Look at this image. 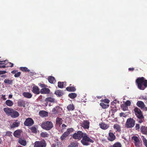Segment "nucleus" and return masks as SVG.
Instances as JSON below:
<instances>
[{
    "label": "nucleus",
    "instance_id": "f257e3e1",
    "mask_svg": "<svg viewBox=\"0 0 147 147\" xmlns=\"http://www.w3.org/2000/svg\"><path fill=\"white\" fill-rule=\"evenodd\" d=\"M136 82L138 88L140 90H143L147 86V80L143 77L138 78Z\"/></svg>",
    "mask_w": 147,
    "mask_h": 147
},
{
    "label": "nucleus",
    "instance_id": "f03ea898",
    "mask_svg": "<svg viewBox=\"0 0 147 147\" xmlns=\"http://www.w3.org/2000/svg\"><path fill=\"white\" fill-rule=\"evenodd\" d=\"M81 142L84 145L87 146L89 145V142L92 143L93 141L86 134H84Z\"/></svg>",
    "mask_w": 147,
    "mask_h": 147
},
{
    "label": "nucleus",
    "instance_id": "7ed1b4c3",
    "mask_svg": "<svg viewBox=\"0 0 147 147\" xmlns=\"http://www.w3.org/2000/svg\"><path fill=\"white\" fill-rule=\"evenodd\" d=\"M41 126L44 129L49 130L51 129L53 126L51 122L47 121L43 123Z\"/></svg>",
    "mask_w": 147,
    "mask_h": 147
},
{
    "label": "nucleus",
    "instance_id": "20e7f679",
    "mask_svg": "<svg viewBox=\"0 0 147 147\" xmlns=\"http://www.w3.org/2000/svg\"><path fill=\"white\" fill-rule=\"evenodd\" d=\"M135 121L132 118H129L127 119L125 125L127 127H133L135 125Z\"/></svg>",
    "mask_w": 147,
    "mask_h": 147
},
{
    "label": "nucleus",
    "instance_id": "39448f33",
    "mask_svg": "<svg viewBox=\"0 0 147 147\" xmlns=\"http://www.w3.org/2000/svg\"><path fill=\"white\" fill-rule=\"evenodd\" d=\"M46 143L44 140L36 141L34 143V147H45Z\"/></svg>",
    "mask_w": 147,
    "mask_h": 147
},
{
    "label": "nucleus",
    "instance_id": "423d86ee",
    "mask_svg": "<svg viewBox=\"0 0 147 147\" xmlns=\"http://www.w3.org/2000/svg\"><path fill=\"white\" fill-rule=\"evenodd\" d=\"M84 134L81 131H78L77 133L74 134L73 135V137L75 139L80 140L83 137Z\"/></svg>",
    "mask_w": 147,
    "mask_h": 147
},
{
    "label": "nucleus",
    "instance_id": "0eeeda50",
    "mask_svg": "<svg viewBox=\"0 0 147 147\" xmlns=\"http://www.w3.org/2000/svg\"><path fill=\"white\" fill-rule=\"evenodd\" d=\"M134 111L137 117L140 119L143 118V116L142 115L141 111L140 109L138 108H135Z\"/></svg>",
    "mask_w": 147,
    "mask_h": 147
},
{
    "label": "nucleus",
    "instance_id": "6e6552de",
    "mask_svg": "<svg viewBox=\"0 0 147 147\" xmlns=\"http://www.w3.org/2000/svg\"><path fill=\"white\" fill-rule=\"evenodd\" d=\"M34 122L33 119L31 118L27 119L24 122V124L26 126H31L34 124Z\"/></svg>",
    "mask_w": 147,
    "mask_h": 147
},
{
    "label": "nucleus",
    "instance_id": "1a4fd4ad",
    "mask_svg": "<svg viewBox=\"0 0 147 147\" xmlns=\"http://www.w3.org/2000/svg\"><path fill=\"white\" fill-rule=\"evenodd\" d=\"M13 110L12 109L8 107L5 108L3 109L4 111L8 116L10 115Z\"/></svg>",
    "mask_w": 147,
    "mask_h": 147
},
{
    "label": "nucleus",
    "instance_id": "9d476101",
    "mask_svg": "<svg viewBox=\"0 0 147 147\" xmlns=\"http://www.w3.org/2000/svg\"><path fill=\"white\" fill-rule=\"evenodd\" d=\"M19 115V114L18 112L13 109L12 113H11L10 116L12 118H15L18 117Z\"/></svg>",
    "mask_w": 147,
    "mask_h": 147
},
{
    "label": "nucleus",
    "instance_id": "9b49d317",
    "mask_svg": "<svg viewBox=\"0 0 147 147\" xmlns=\"http://www.w3.org/2000/svg\"><path fill=\"white\" fill-rule=\"evenodd\" d=\"M136 105L138 106L139 107H140L141 109H147L145 107V106L144 103L142 101H138L137 102Z\"/></svg>",
    "mask_w": 147,
    "mask_h": 147
},
{
    "label": "nucleus",
    "instance_id": "f8f14e48",
    "mask_svg": "<svg viewBox=\"0 0 147 147\" xmlns=\"http://www.w3.org/2000/svg\"><path fill=\"white\" fill-rule=\"evenodd\" d=\"M61 110V109L59 107H56L53 109L52 110V113L54 114H57L59 113Z\"/></svg>",
    "mask_w": 147,
    "mask_h": 147
},
{
    "label": "nucleus",
    "instance_id": "ddd939ff",
    "mask_svg": "<svg viewBox=\"0 0 147 147\" xmlns=\"http://www.w3.org/2000/svg\"><path fill=\"white\" fill-rule=\"evenodd\" d=\"M89 122L87 121H84L82 124V126L85 128L88 129L89 127Z\"/></svg>",
    "mask_w": 147,
    "mask_h": 147
},
{
    "label": "nucleus",
    "instance_id": "4468645a",
    "mask_svg": "<svg viewBox=\"0 0 147 147\" xmlns=\"http://www.w3.org/2000/svg\"><path fill=\"white\" fill-rule=\"evenodd\" d=\"M45 101L47 102V103L46 104V106H47L49 102L55 103L56 102L55 99L51 97H48L46 98Z\"/></svg>",
    "mask_w": 147,
    "mask_h": 147
},
{
    "label": "nucleus",
    "instance_id": "2eb2a0df",
    "mask_svg": "<svg viewBox=\"0 0 147 147\" xmlns=\"http://www.w3.org/2000/svg\"><path fill=\"white\" fill-rule=\"evenodd\" d=\"M115 136L113 133L110 132L109 133V136L108 138L109 140L111 141H112L115 139Z\"/></svg>",
    "mask_w": 147,
    "mask_h": 147
},
{
    "label": "nucleus",
    "instance_id": "dca6fc26",
    "mask_svg": "<svg viewBox=\"0 0 147 147\" xmlns=\"http://www.w3.org/2000/svg\"><path fill=\"white\" fill-rule=\"evenodd\" d=\"M22 131L20 129L16 131L13 133L14 136L16 137L19 138L20 136Z\"/></svg>",
    "mask_w": 147,
    "mask_h": 147
},
{
    "label": "nucleus",
    "instance_id": "f3484780",
    "mask_svg": "<svg viewBox=\"0 0 147 147\" xmlns=\"http://www.w3.org/2000/svg\"><path fill=\"white\" fill-rule=\"evenodd\" d=\"M32 91L34 93L37 94H38L40 93L39 89L38 87L36 86H34L33 87Z\"/></svg>",
    "mask_w": 147,
    "mask_h": 147
},
{
    "label": "nucleus",
    "instance_id": "a211bd4d",
    "mask_svg": "<svg viewBox=\"0 0 147 147\" xmlns=\"http://www.w3.org/2000/svg\"><path fill=\"white\" fill-rule=\"evenodd\" d=\"M40 92L41 94H47L49 93L50 90L48 88H44L41 90Z\"/></svg>",
    "mask_w": 147,
    "mask_h": 147
},
{
    "label": "nucleus",
    "instance_id": "6ab92c4d",
    "mask_svg": "<svg viewBox=\"0 0 147 147\" xmlns=\"http://www.w3.org/2000/svg\"><path fill=\"white\" fill-rule=\"evenodd\" d=\"M20 125V122L17 120L13 122V124L11 125V128H15L18 127Z\"/></svg>",
    "mask_w": 147,
    "mask_h": 147
},
{
    "label": "nucleus",
    "instance_id": "aec40b11",
    "mask_svg": "<svg viewBox=\"0 0 147 147\" xmlns=\"http://www.w3.org/2000/svg\"><path fill=\"white\" fill-rule=\"evenodd\" d=\"M19 143L21 145L23 146H25L26 144V141L20 138L18 140Z\"/></svg>",
    "mask_w": 147,
    "mask_h": 147
},
{
    "label": "nucleus",
    "instance_id": "412c9836",
    "mask_svg": "<svg viewBox=\"0 0 147 147\" xmlns=\"http://www.w3.org/2000/svg\"><path fill=\"white\" fill-rule=\"evenodd\" d=\"M99 125L100 127L103 129H107L109 127V126L108 125L105 124L103 123L99 124Z\"/></svg>",
    "mask_w": 147,
    "mask_h": 147
},
{
    "label": "nucleus",
    "instance_id": "4be33fe9",
    "mask_svg": "<svg viewBox=\"0 0 147 147\" xmlns=\"http://www.w3.org/2000/svg\"><path fill=\"white\" fill-rule=\"evenodd\" d=\"M40 115L42 117H46L47 116L48 113L44 111H41L39 112Z\"/></svg>",
    "mask_w": 147,
    "mask_h": 147
},
{
    "label": "nucleus",
    "instance_id": "5701e85b",
    "mask_svg": "<svg viewBox=\"0 0 147 147\" xmlns=\"http://www.w3.org/2000/svg\"><path fill=\"white\" fill-rule=\"evenodd\" d=\"M23 95L24 96L28 98H30L32 97V95L31 93L28 92H24Z\"/></svg>",
    "mask_w": 147,
    "mask_h": 147
},
{
    "label": "nucleus",
    "instance_id": "b1692460",
    "mask_svg": "<svg viewBox=\"0 0 147 147\" xmlns=\"http://www.w3.org/2000/svg\"><path fill=\"white\" fill-rule=\"evenodd\" d=\"M5 104L8 106L11 107L13 105V102L12 101L8 100L5 101Z\"/></svg>",
    "mask_w": 147,
    "mask_h": 147
},
{
    "label": "nucleus",
    "instance_id": "393cba45",
    "mask_svg": "<svg viewBox=\"0 0 147 147\" xmlns=\"http://www.w3.org/2000/svg\"><path fill=\"white\" fill-rule=\"evenodd\" d=\"M113 128L116 131H119L121 130L120 127L117 124H115L113 126Z\"/></svg>",
    "mask_w": 147,
    "mask_h": 147
},
{
    "label": "nucleus",
    "instance_id": "a878e982",
    "mask_svg": "<svg viewBox=\"0 0 147 147\" xmlns=\"http://www.w3.org/2000/svg\"><path fill=\"white\" fill-rule=\"evenodd\" d=\"M48 80L49 82L51 83H53L55 82L54 78L53 76L49 77L48 78Z\"/></svg>",
    "mask_w": 147,
    "mask_h": 147
},
{
    "label": "nucleus",
    "instance_id": "bb28decb",
    "mask_svg": "<svg viewBox=\"0 0 147 147\" xmlns=\"http://www.w3.org/2000/svg\"><path fill=\"white\" fill-rule=\"evenodd\" d=\"M49 136V134L46 132H42L40 133V136L43 138H48Z\"/></svg>",
    "mask_w": 147,
    "mask_h": 147
},
{
    "label": "nucleus",
    "instance_id": "cd10ccee",
    "mask_svg": "<svg viewBox=\"0 0 147 147\" xmlns=\"http://www.w3.org/2000/svg\"><path fill=\"white\" fill-rule=\"evenodd\" d=\"M68 136L66 132H65L61 136L60 139L61 140H63L65 139V138Z\"/></svg>",
    "mask_w": 147,
    "mask_h": 147
},
{
    "label": "nucleus",
    "instance_id": "c85d7f7f",
    "mask_svg": "<svg viewBox=\"0 0 147 147\" xmlns=\"http://www.w3.org/2000/svg\"><path fill=\"white\" fill-rule=\"evenodd\" d=\"M55 94L59 96H61L63 94V93L61 90H57L55 91Z\"/></svg>",
    "mask_w": 147,
    "mask_h": 147
},
{
    "label": "nucleus",
    "instance_id": "c756f323",
    "mask_svg": "<svg viewBox=\"0 0 147 147\" xmlns=\"http://www.w3.org/2000/svg\"><path fill=\"white\" fill-rule=\"evenodd\" d=\"M66 90L68 91H74L76 90V88L74 87H68L66 88Z\"/></svg>",
    "mask_w": 147,
    "mask_h": 147
},
{
    "label": "nucleus",
    "instance_id": "7c9ffc66",
    "mask_svg": "<svg viewBox=\"0 0 147 147\" xmlns=\"http://www.w3.org/2000/svg\"><path fill=\"white\" fill-rule=\"evenodd\" d=\"M4 82L5 84H11L13 83V80L9 79H5L4 80Z\"/></svg>",
    "mask_w": 147,
    "mask_h": 147
},
{
    "label": "nucleus",
    "instance_id": "2f4dec72",
    "mask_svg": "<svg viewBox=\"0 0 147 147\" xmlns=\"http://www.w3.org/2000/svg\"><path fill=\"white\" fill-rule=\"evenodd\" d=\"M67 108L69 111H72L74 109V107L72 104H70L67 106Z\"/></svg>",
    "mask_w": 147,
    "mask_h": 147
},
{
    "label": "nucleus",
    "instance_id": "473e14b6",
    "mask_svg": "<svg viewBox=\"0 0 147 147\" xmlns=\"http://www.w3.org/2000/svg\"><path fill=\"white\" fill-rule=\"evenodd\" d=\"M77 94L75 93H71L69 94L68 96L71 98H74L77 96Z\"/></svg>",
    "mask_w": 147,
    "mask_h": 147
},
{
    "label": "nucleus",
    "instance_id": "72a5a7b5",
    "mask_svg": "<svg viewBox=\"0 0 147 147\" xmlns=\"http://www.w3.org/2000/svg\"><path fill=\"white\" fill-rule=\"evenodd\" d=\"M122 145L121 143L119 142H117L115 143L113 145V147H121Z\"/></svg>",
    "mask_w": 147,
    "mask_h": 147
},
{
    "label": "nucleus",
    "instance_id": "f704fd0d",
    "mask_svg": "<svg viewBox=\"0 0 147 147\" xmlns=\"http://www.w3.org/2000/svg\"><path fill=\"white\" fill-rule=\"evenodd\" d=\"M121 107L122 110L124 111H125L128 109V107L124 104H123L121 105Z\"/></svg>",
    "mask_w": 147,
    "mask_h": 147
},
{
    "label": "nucleus",
    "instance_id": "c9c22d12",
    "mask_svg": "<svg viewBox=\"0 0 147 147\" xmlns=\"http://www.w3.org/2000/svg\"><path fill=\"white\" fill-rule=\"evenodd\" d=\"M18 105L19 106H23L24 107H25L24 105L23 101L22 100L18 101Z\"/></svg>",
    "mask_w": 147,
    "mask_h": 147
},
{
    "label": "nucleus",
    "instance_id": "e433bc0d",
    "mask_svg": "<svg viewBox=\"0 0 147 147\" xmlns=\"http://www.w3.org/2000/svg\"><path fill=\"white\" fill-rule=\"evenodd\" d=\"M73 129L72 128H70L67 129V131L65 132L67 133L68 135H69V134L73 131Z\"/></svg>",
    "mask_w": 147,
    "mask_h": 147
},
{
    "label": "nucleus",
    "instance_id": "4c0bfd02",
    "mask_svg": "<svg viewBox=\"0 0 147 147\" xmlns=\"http://www.w3.org/2000/svg\"><path fill=\"white\" fill-rule=\"evenodd\" d=\"M62 119L59 118H57L56 119V122L59 125L62 124Z\"/></svg>",
    "mask_w": 147,
    "mask_h": 147
},
{
    "label": "nucleus",
    "instance_id": "58836bf2",
    "mask_svg": "<svg viewBox=\"0 0 147 147\" xmlns=\"http://www.w3.org/2000/svg\"><path fill=\"white\" fill-rule=\"evenodd\" d=\"M100 105L102 108L103 109L107 108H108L109 106V105L105 104L103 103H100Z\"/></svg>",
    "mask_w": 147,
    "mask_h": 147
},
{
    "label": "nucleus",
    "instance_id": "ea45409f",
    "mask_svg": "<svg viewBox=\"0 0 147 147\" xmlns=\"http://www.w3.org/2000/svg\"><path fill=\"white\" fill-rule=\"evenodd\" d=\"M123 104L128 107V106H130L131 105V102L129 100H127L126 102L123 101Z\"/></svg>",
    "mask_w": 147,
    "mask_h": 147
},
{
    "label": "nucleus",
    "instance_id": "a19ab883",
    "mask_svg": "<svg viewBox=\"0 0 147 147\" xmlns=\"http://www.w3.org/2000/svg\"><path fill=\"white\" fill-rule=\"evenodd\" d=\"M63 82H59L58 83V87L60 88H63Z\"/></svg>",
    "mask_w": 147,
    "mask_h": 147
},
{
    "label": "nucleus",
    "instance_id": "79ce46f5",
    "mask_svg": "<svg viewBox=\"0 0 147 147\" xmlns=\"http://www.w3.org/2000/svg\"><path fill=\"white\" fill-rule=\"evenodd\" d=\"M30 129L32 132L34 133H36V132L37 130L35 127H32L30 128Z\"/></svg>",
    "mask_w": 147,
    "mask_h": 147
},
{
    "label": "nucleus",
    "instance_id": "37998d69",
    "mask_svg": "<svg viewBox=\"0 0 147 147\" xmlns=\"http://www.w3.org/2000/svg\"><path fill=\"white\" fill-rule=\"evenodd\" d=\"M6 61H0V68H5V65H1V64H4L5 62Z\"/></svg>",
    "mask_w": 147,
    "mask_h": 147
},
{
    "label": "nucleus",
    "instance_id": "c03bdc74",
    "mask_svg": "<svg viewBox=\"0 0 147 147\" xmlns=\"http://www.w3.org/2000/svg\"><path fill=\"white\" fill-rule=\"evenodd\" d=\"M132 139L133 140H134L135 142H138L139 141V140L137 137L136 136H133L132 138Z\"/></svg>",
    "mask_w": 147,
    "mask_h": 147
},
{
    "label": "nucleus",
    "instance_id": "a18cd8bd",
    "mask_svg": "<svg viewBox=\"0 0 147 147\" xmlns=\"http://www.w3.org/2000/svg\"><path fill=\"white\" fill-rule=\"evenodd\" d=\"M142 139L143 142H144L145 146H147V140H146L144 136H142Z\"/></svg>",
    "mask_w": 147,
    "mask_h": 147
},
{
    "label": "nucleus",
    "instance_id": "49530a36",
    "mask_svg": "<svg viewBox=\"0 0 147 147\" xmlns=\"http://www.w3.org/2000/svg\"><path fill=\"white\" fill-rule=\"evenodd\" d=\"M20 69L23 71H29V70L26 67H21Z\"/></svg>",
    "mask_w": 147,
    "mask_h": 147
},
{
    "label": "nucleus",
    "instance_id": "de8ad7c7",
    "mask_svg": "<svg viewBox=\"0 0 147 147\" xmlns=\"http://www.w3.org/2000/svg\"><path fill=\"white\" fill-rule=\"evenodd\" d=\"M127 115L125 113H121L120 114V116L121 117H127Z\"/></svg>",
    "mask_w": 147,
    "mask_h": 147
},
{
    "label": "nucleus",
    "instance_id": "09e8293b",
    "mask_svg": "<svg viewBox=\"0 0 147 147\" xmlns=\"http://www.w3.org/2000/svg\"><path fill=\"white\" fill-rule=\"evenodd\" d=\"M6 65L7 67H12L13 66V64L12 63H11L10 62H8L7 63Z\"/></svg>",
    "mask_w": 147,
    "mask_h": 147
},
{
    "label": "nucleus",
    "instance_id": "8fccbe9b",
    "mask_svg": "<svg viewBox=\"0 0 147 147\" xmlns=\"http://www.w3.org/2000/svg\"><path fill=\"white\" fill-rule=\"evenodd\" d=\"M21 73L20 72L16 73L14 75L15 77H18L20 75Z\"/></svg>",
    "mask_w": 147,
    "mask_h": 147
},
{
    "label": "nucleus",
    "instance_id": "3c124183",
    "mask_svg": "<svg viewBox=\"0 0 147 147\" xmlns=\"http://www.w3.org/2000/svg\"><path fill=\"white\" fill-rule=\"evenodd\" d=\"M102 101L106 103H108L109 102V100L106 99L102 100Z\"/></svg>",
    "mask_w": 147,
    "mask_h": 147
},
{
    "label": "nucleus",
    "instance_id": "603ef678",
    "mask_svg": "<svg viewBox=\"0 0 147 147\" xmlns=\"http://www.w3.org/2000/svg\"><path fill=\"white\" fill-rule=\"evenodd\" d=\"M11 135V133L10 131H8L6 132V136H10Z\"/></svg>",
    "mask_w": 147,
    "mask_h": 147
},
{
    "label": "nucleus",
    "instance_id": "864d4df0",
    "mask_svg": "<svg viewBox=\"0 0 147 147\" xmlns=\"http://www.w3.org/2000/svg\"><path fill=\"white\" fill-rule=\"evenodd\" d=\"M135 145L136 146H139L140 144V141L138 142H134Z\"/></svg>",
    "mask_w": 147,
    "mask_h": 147
},
{
    "label": "nucleus",
    "instance_id": "5fc2aeb1",
    "mask_svg": "<svg viewBox=\"0 0 147 147\" xmlns=\"http://www.w3.org/2000/svg\"><path fill=\"white\" fill-rule=\"evenodd\" d=\"M40 86L42 88H45L47 87L46 85L43 84H40Z\"/></svg>",
    "mask_w": 147,
    "mask_h": 147
},
{
    "label": "nucleus",
    "instance_id": "6e6d98bb",
    "mask_svg": "<svg viewBox=\"0 0 147 147\" xmlns=\"http://www.w3.org/2000/svg\"><path fill=\"white\" fill-rule=\"evenodd\" d=\"M6 72L5 71H0V75L5 74Z\"/></svg>",
    "mask_w": 147,
    "mask_h": 147
},
{
    "label": "nucleus",
    "instance_id": "4d7b16f0",
    "mask_svg": "<svg viewBox=\"0 0 147 147\" xmlns=\"http://www.w3.org/2000/svg\"><path fill=\"white\" fill-rule=\"evenodd\" d=\"M67 126L64 124H63L62 125V127L63 129L65 128Z\"/></svg>",
    "mask_w": 147,
    "mask_h": 147
},
{
    "label": "nucleus",
    "instance_id": "13d9d810",
    "mask_svg": "<svg viewBox=\"0 0 147 147\" xmlns=\"http://www.w3.org/2000/svg\"><path fill=\"white\" fill-rule=\"evenodd\" d=\"M142 98L144 100H147V97L145 96H142Z\"/></svg>",
    "mask_w": 147,
    "mask_h": 147
},
{
    "label": "nucleus",
    "instance_id": "bf43d9fd",
    "mask_svg": "<svg viewBox=\"0 0 147 147\" xmlns=\"http://www.w3.org/2000/svg\"><path fill=\"white\" fill-rule=\"evenodd\" d=\"M136 129H138L139 128V124H136Z\"/></svg>",
    "mask_w": 147,
    "mask_h": 147
},
{
    "label": "nucleus",
    "instance_id": "052dcab7",
    "mask_svg": "<svg viewBox=\"0 0 147 147\" xmlns=\"http://www.w3.org/2000/svg\"><path fill=\"white\" fill-rule=\"evenodd\" d=\"M5 95H2V98L4 100H5L6 98H5Z\"/></svg>",
    "mask_w": 147,
    "mask_h": 147
},
{
    "label": "nucleus",
    "instance_id": "680f3d73",
    "mask_svg": "<svg viewBox=\"0 0 147 147\" xmlns=\"http://www.w3.org/2000/svg\"><path fill=\"white\" fill-rule=\"evenodd\" d=\"M12 97V95L11 94H9V95L8 98H11Z\"/></svg>",
    "mask_w": 147,
    "mask_h": 147
},
{
    "label": "nucleus",
    "instance_id": "e2e57ef3",
    "mask_svg": "<svg viewBox=\"0 0 147 147\" xmlns=\"http://www.w3.org/2000/svg\"><path fill=\"white\" fill-rule=\"evenodd\" d=\"M16 71H12L11 73L13 74H15L16 73Z\"/></svg>",
    "mask_w": 147,
    "mask_h": 147
},
{
    "label": "nucleus",
    "instance_id": "0e129e2a",
    "mask_svg": "<svg viewBox=\"0 0 147 147\" xmlns=\"http://www.w3.org/2000/svg\"><path fill=\"white\" fill-rule=\"evenodd\" d=\"M129 70H134V68H129Z\"/></svg>",
    "mask_w": 147,
    "mask_h": 147
},
{
    "label": "nucleus",
    "instance_id": "69168bd1",
    "mask_svg": "<svg viewBox=\"0 0 147 147\" xmlns=\"http://www.w3.org/2000/svg\"><path fill=\"white\" fill-rule=\"evenodd\" d=\"M97 97L98 98L100 99L102 97L101 96H97Z\"/></svg>",
    "mask_w": 147,
    "mask_h": 147
},
{
    "label": "nucleus",
    "instance_id": "338daca9",
    "mask_svg": "<svg viewBox=\"0 0 147 147\" xmlns=\"http://www.w3.org/2000/svg\"><path fill=\"white\" fill-rule=\"evenodd\" d=\"M142 120H140L139 121V122L140 123H142Z\"/></svg>",
    "mask_w": 147,
    "mask_h": 147
},
{
    "label": "nucleus",
    "instance_id": "774afa93",
    "mask_svg": "<svg viewBox=\"0 0 147 147\" xmlns=\"http://www.w3.org/2000/svg\"><path fill=\"white\" fill-rule=\"evenodd\" d=\"M49 106H51V104H49Z\"/></svg>",
    "mask_w": 147,
    "mask_h": 147
}]
</instances>
